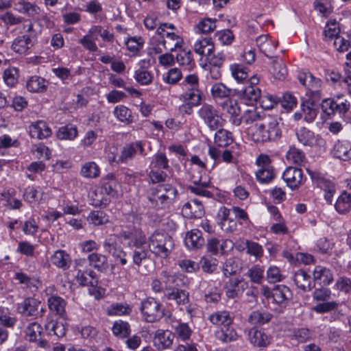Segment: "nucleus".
I'll use <instances>...</instances> for the list:
<instances>
[{"instance_id":"obj_1","label":"nucleus","mask_w":351,"mask_h":351,"mask_svg":"<svg viewBox=\"0 0 351 351\" xmlns=\"http://www.w3.org/2000/svg\"><path fill=\"white\" fill-rule=\"evenodd\" d=\"M151 286L154 293H163L164 298L172 306H186L190 302L188 279L182 275L162 271L159 278L152 280Z\"/></svg>"},{"instance_id":"obj_2","label":"nucleus","mask_w":351,"mask_h":351,"mask_svg":"<svg viewBox=\"0 0 351 351\" xmlns=\"http://www.w3.org/2000/svg\"><path fill=\"white\" fill-rule=\"evenodd\" d=\"M278 116L264 115L262 121L255 123L251 130V138L255 143L275 141L282 136V123Z\"/></svg>"},{"instance_id":"obj_3","label":"nucleus","mask_w":351,"mask_h":351,"mask_svg":"<svg viewBox=\"0 0 351 351\" xmlns=\"http://www.w3.org/2000/svg\"><path fill=\"white\" fill-rule=\"evenodd\" d=\"M149 247L156 256L165 258L173 250L174 242L168 233L156 231L149 238Z\"/></svg>"},{"instance_id":"obj_4","label":"nucleus","mask_w":351,"mask_h":351,"mask_svg":"<svg viewBox=\"0 0 351 351\" xmlns=\"http://www.w3.org/2000/svg\"><path fill=\"white\" fill-rule=\"evenodd\" d=\"M332 295L328 288L316 289L312 295L313 300L319 303L312 307V311L319 314H324L336 310L339 304L335 301H328Z\"/></svg>"},{"instance_id":"obj_5","label":"nucleus","mask_w":351,"mask_h":351,"mask_svg":"<svg viewBox=\"0 0 351 351\" xmlns=\"http://www.w3.org/2000/svg\"><path fill=\"white\" fill-rule=\"evenodd\" d=\"M263 295L271 302L280 308H285L292 298L290 289L282 285H275L272 289L267 288L263 291Z\"/></svg>"},{"instance_id":"obj_6","label":"nucleus","mask_w":351,"mask_h":351,"mask_svg":"<svg viewBox=\"0 0 351 351\" xmlns=\"http://www.w3.org/2000/svg\"><path fill=\"white\" fill-rule=\"evenodd\" d=\"M140 311L147 322H154L163 317L162 304L154 298H147L141 302Z\"/></svg>"},{"instance_id":"obj_7","label":"nucleus","mask_w":351,"mask_h":351,"mask_svg":"<svg viewBox=\"0 0 351 351\" xmlns=\"http://www.w3.org/2000/svg\"><path fill=\"white\" fill-rule=\"evenodd\" d=\"M40 302L34 298H27L21 303L18 304L17 311L25 317L36 318L42 316L45 310L41 308L39 311Z\"/></svg>"},{"instance_id":"obj_8","label":"nucleus","mask_w":351,"mask_h":351,"mask_svg":"<svg viewBox=\"0 0 351 351\" xmlns=\"http://www.w3.org/2000/svg\"><path fill=\"white\" fill-rule=\"evenodd\" d=\"M198 114L211 130H215L221 126V118L213 106L204 104L199 110Z\"/></svg>"},{"instance_id":"obj_9","label":"nucleus","mask_w":351,"mask_h":351,"mask_svg":"<svg viewBox=\"0 0 351 351\" xmlns=\"http://www.w3.org/2000/svg\"><path fill=\"white\" fill-rule=\"evenodd\" d=\"M298 141L304 146L324 147L326 142L324 139L319 134L315 135L314 132L309 129L302 127L296 130L295 132Z\"/></svg>"},{"instance_id":"obj_10","label":"nucleus","mask_w":351,"mask_h":351,"mask_svg":"<svg viewBox=\"0 0 351 351\" xmlns=\"http://www.w3.org/2000/svg\"><path fill=\"white\" fill-rule=\"evenodd\" d=\"M282 179L292 190L298 189L306 180L302 170L295 167H287L283 172Z\"/></svg>"},{"instance_id":"obj_11","label":"nucleus","mask_w":351,"mask_h":351,"mask_svg":"<svg viewBox=\"0 0 351 351\" xmlns=\"http://www.w3.org/2000/svg\"><path fill=\"white\" fill-rule=\"evenodd\" d=\"M259 82V78L256 75L250 77L246 82L247 86L244 88L237 90L238 94L245 99L250 101H256L261 98V90L256 86Z\"/></svg>"},{"instance_id":"obj_12","label":"nucleus","mask_w":351,"mask_h":351,"mask_svg":"<svg viewBox=\"0 0 351 351\" xmlns=\"http://www.w3.org/2000/svg\"><path fill=\"white\" fill-rule=\"evenodd\" d=\"M223 111L230 115V121L236 126L241 125L242 115V107L239 106L236 100L227 99L222 104Z\"/></svg>"},{"instance_id":"obj_13","label":"nucleus","mask_w":351,"mask_h":351,"mask_svg":"<svg viewBox=\"0 0 351 351\" xmlns=\"http://www.w3.org/2000/svg\"><path fill=\"white\" fill-rule=\"evenodd\" d=\"M146 238L140 237L134 241V247H132L131 256L133 263L138 268L149 259V252L147 250L142 247L145 243Z\"/></svg>"},{"instance_id":"obj_14","label":"nucleus","mask_w":351,"mask_h":351,"mask_svg":"<svg viewBox=\"0 0 351 351\" xmlns=\"http://www.w3.org/2000/svg\"><path fill=\"white\" fill-rule=\"evenodd\" d=\"M138 152L141 155L144 154V148L141 141H138L126 145L121 152L118 162L127 163L135 156Z\"/></svg>"},{"instance_id":"obj_15","label":"nucleus","mask_w":351,"mask_h":351,"mask_svg":"<svg viewBox=\"0 0 351 351\" xmlns=\"http://www.w3.org/2000/svg\"><path fill=\"white\" fill-rule=\"evenodd\" d=\"M182 210L186 217L195 219L202 217L205 213L202 203L197 199L185 203Z\"/></svg>"},{"instance_id":"obj_16","label":"nucleus","mask_w":351,"mask_h":351,"mask_svg":"<svg viewBox=\"0 0 351 351\" xmlns=\"http://www.w3.org/2000/svg\"><path fill=\"white\" fill-rule=\"evenodd\" d=\"M174 334L169 330H157L154 338V346L158 350L169 348L174 339Z\"/></svg>"},{"instance_id":"obj_17","label":"nucleus","mask_w":351,"mask_h":351,"mask_svg":"<svg viewBox=\"0 0 351 351\" xmlns=\"http://www.w3.org/2000/svg\"><path fill=\"white\" fill-rule=\"evenodd\" d=\"M248 339L255 346L266 347L271 343V337L263 330L254 327L249 330Z\"/></svg>"},{"instance_id":"obj_18","label":"nucleus","mask_w":351,"mask_h":351,"mask_svg":"<svg viewBox=\"0 0 351 351\" xmlns=\"http://www.w3.org/2000/svg\"><path fill=\"white\" fill-rule=\"evenodd\" d=\"M247 283L243 278H231L226 285V295L228 298H235L243 293Z\"/></svg>"},{"instance_id":"obj_19","label":"nucleus","mask_w":351,"mask_h":351,"mask_svg":"<svg viewBox=\"0 0 351 351\" xmlns=\"http://www.w3.org/2000/svg\"><path fill=\"white\" fill-rule=\"evenodd\" d=\"M29 135L33 138L43 139L51 135V130L47 123L39 121L32 123L29 127Z\"/></svg>"},{"instance_id":"obj_20","label":"nucleus","mask_w":351,"mask_h":351,"mask_svg":"<svg viewBox=\"0 0 351 351\" xmlns=\"http://www.w3.org/2000/svg\"><path fill=\"white\" fill-rule=\"evenodd\" d=\"M184 243L189 250L200 248L204 244L202 232L197 229H193L187 232L184 239Z\"/></svg>"},{"instance_id":"obj_21","label":"nucleus","mask_w":351,"mask_h":351,"mask_svg":"<svg viewBox=\"0 0 351 351\" xmlns=\"http://www.w3.org/2000/svg\"><path fill=\"white\" fill-rule=\"evenodd\" d=\"M180 98L184 101L187 102L182 106V108H186L187 106H197L201 103L202 92L197 88H186L185 92L181 95Z\"/></svg>"},{"instance_id":"obj_22","label":"nucleus","mask_w":351,"mask_h":351,"mask_svg":"<svg viewBox=\"0 0 351 351\" xmlns=\"http://www.w3.org/2000/svg\"><path fill=\"white\" fill-rule=\"evenodd\" d=\"M230 209L221 207L219 210L221 221L219 223L221 230L226 232H232L237 230V223L235 219L229 217Z\"/></svg>"},{"instance_id":"obj_23","label":"nucleus","mask_w":351,"mask_h":351,"mask_svg":"<svg viewBox=\"0 0 351 351\" xmlns=\"http://www.w3.org/2000/svg\"><path fill=\"white\" fill-rule=\"evenodd\" d=\"M333 155L340 160H351V143L348 141H338L333 148Z\"/></svg>"},{"instance_id":"obj_24","label":"nucleus","mask_w":351,"mask_h":351,"mask_svg":"<svg viewBox=\"0 0 351 351\" xmlns=\"http://www.w3.org/2000/svg\"><path fill=\"white\" fill-rule=\"evenodd\" d=\"M34 43L29 35H23L16 37L11 46V49L19 54L25 53L32 46Z\"/></svg>"},{"instance_id":"obj_25","label":"nucleus","mask_w":351,"mask_h":351,"mask_svg":"<svg viewBox=\"0 0 351 351\" xmlns=\"http://www.w3.org/2000/svg\"><path fill=\"white\" fill-rule=\"evenodd\" d=\"M47 304L50 311L61 317L66 315L65 307L66 302L61 297L58 295H51L47 300Z\"/></svg>"},{"instance_id":"obj_26","label":"nucleus","mask_w":351,"mask_h":351,"mask_svg":"<svg viewBox=\"0 0 351 351\" xmlns=\"http://www.w3.org/2000/svg\"><path fill=\"white\" fill-rule=\"evenodd\" d=\"M210 186V181L202 182L200 178L198 180H193V184L187 186V189L195 195L206 197H212L213 195V193L207 190Z\"/></svg>"},{"instance_id":"obj_27","label":"nucleus","mask_w":351,"mask_h":351,"mask_svg":"<svg viewBox=\"0 0 351 351\" xmlns=\"http://www.w3.org/2000/svg\"><path fill=\"white\" fill-rule=\"evenodd\" d=\"M160 194L153 193L148 197L149 202L156 208H160L164 204L170 203L176 196L178 191L176 189H170L169 194L159 193Z\"/></svg>"},{"instance_id":"obj_28","label":"nucleus","mask_w":351,"mask_h":351,"mask_svg":"<svg viewBox=\"0 0 351 351\" xmlns=\"http://www.w3.org/2000/svg\"><path fill=\"white\" fill-rule=\"evenodd\" d=\"M208 319L213 324L222 327L230 326L233 322L232 317L227 311H216L209 316Z\"/></svg>"},{"instance_id":"obj_29","label":"nucleus","mask_w":351,"mask_h":351,"mask_svg":"<svg viewBox=\"0 0 351 351\" xmlns=\"http://www.w3.org/2000/svg\"><path fill=\"white\" fill-rule=\"evenodd\" d=\"M298 79L301 84L304 86L308 90L311 89L321 88L322 80L317 78L310 72H300L298 75Z\"/></svg>"},{"instance_id":"obj_30","label":"nucleus","mask_w":351,"mask_h":351,"mask_svg":"<svg viewBox=\"0 0 351 351\" xmlns=\"http://www.w3.org/2000/svg\"><path fill=\"white\" fill-rule=\"evenodd\" d=\"M273 315L265 310H256L252 311L248 318L247 322L252 325H264L269 323L273 318Z\"/></svg>"},{"instance_id":"obj_31","label":"nucleus","mask_w":351,"mask_h":351,"mask_svg":"<svg viewBox=\"0 0 351 351\" xmlns=\"http://www.w3.org/2000/svg\"><path fill=\"white\" fill-rule=\"evenodd\" d=\"M51 261L57 267L65 270L70 267L71 259L69 254L64 250H58L51 256Z\"/></svg>"},{"instance_id":"obj_32","label":"nucleus","mask_w":351,"mask_h":351,"mask_svg":"<svg viewBox=\"0 0 351 351\" xmlns=\"http://www.w3.org/2000/svg\"><path fill=\"white\" fill-rule=\"evenodd\" d=\"M176 62L184 70L191 71L195 66V60L191 51L181 49L176 57Z\"/></svg>"},{"instance_id":"obj_33","label":"nucleus","mask_w":351,"mask_h":351,"mask_svg":"<svg viewBox=\"0 0 351 351\" xmlns=\"http://www.w3.org/2000/svg\"><path fill=\"white\" fill-rule=\"evenodd\" d=\"M293 280L297 287L303 291H309L312 289L311 277L304 270L300 269L296 271Z\"/></svg>"},{"instance_id":"obj_34","label":"nucleus","mask_w":351,"mask_h":351,"mask_svg":"<svg viewBox=\"0 0 351 351\" xmlns=\"http://www.w3.org/2000/svg\"><path fill=\"white\" fill-rule=\"evenodd\" d=\"M161 44L165 49L173 51L182 47L183 39L173 32H167L165 38L162 40Z\"/></svg>"},{"instance_id":"obj_35","label":"nucleus","mask_w":351,"mask_h":351,"mask_svg":"<svg viewBox=\"0 0 351 351\" xmlns=\"http://www.w3.org/2000/svg\"><path fill=\"white\" fill-rule=\"evenodd\" d=\"M215 47L213 43L210 41V38H204L197 40L194 44V51L202 56L207 58L211 56L214 52Z\"/></svg>"},{"instance_id":"obj_36","label":"nucleus","mask_w":351,"mask_h":351,"mask_svg":"<svg viewBox=\"0 0 351 351\" xmlns=\"http://www.w3.org/2000/svg\"><path fill=\"white\" fill-rule=\"evenodd\" d=\"M48 82L43 77L37 75L31 77L26 84L27 89L32 93L46 91Z\"/></svg>"},{"instance_id":"obj_37","label":"nucleus","mask_w":351,"mask_h":351,"mask_svg":"<svg viewBox=\"0 0 351 351\" xmlns=\"http://www.w3.org/2000/svg\"><path fill=\"white\" fill-rule=\"evenodd\" d=\"M313 278L315 281H319L320 285H328L332 280L333 277L329 269L322 266H317L313 271Z\"/></svg>"},{"instance_id":"obj_38","label":"nucleus","mask_w":351,"mask_h":351,"mask_svg":"<svg viewBox=\"0 0 351 351\" xmlns=\"http://www.w3.org/2000/svg\"><path fill=\"white\" fill-rule=\"evenodd\" d=\"M263 117L257 111V110L253 107H247L245 110H243V113L241 119V123H245L246 125H251L254 123H260L262 121Z\"/></svg>"},{"instance_id":"obj_39","label":"nucleus","mask_w":351,"mask_h":351,"mask_svg":"<svg viewBox=\"0 0 351 351\" xmlns=\"http://www.w3.org/2000/svg\"><path fill=\"white\" fill-rule=\"evenodd\" d=\"M88 259L90 265L101 272L106 271L108 268L107 257L103 254L92 253L88 256Z\"/></svg>"},{"instance_id":"obj_40","label":"nucleus","mask_w":351,"mask_h":351,"mask_svg":"<svg viewBox=\"0 0 351 351\" xmlns=\"http://www.w3.org/2000/svg\"><path fill=\"white\" fill-rule=\"evenodd\" d=\"M301 108L304 114V119L308 123L313 122L317 114V105L313 104V101H304L301 104Z\"/></svg>"},{"instance_id":"obj_41","label":"nucleus","mask_w":351,"mask_h":351,"mask_svg":"<svg viewBox=\"0 0 351 351\" xmlns=\"http://www.w3.org/2000/svg\"><path fill=\"white\" fill-rule=\"evenodd\" d=\"M114 117L124 124L129 125L133 123L132 111L123 105L117 106L113 111Z\"/></svg>"},{"instance_id":"obj_42","label":"nucleus","mask_w":351,"mask_h":351,"mask_svg":"<svg viewBox=\"0 0 351 351\" xmlns=\"http://www.w3.org/2000/svg\"><path fill=\"white\" fill-rule=\"evenodd\" d=\"M269 58L272 59V73L276 79L283 80L287 75V70L286 66L281 60L277 57L271 56Z\"/></svg>"},{"instance_id":"obj_43","label":"nucleus","mask_w":351,"mask_h":351,"mask_svg":"<svg viewBox=\"0 0 351 351\" xmlns=\"http://www.w3.org/2000/svg\"><path fill=\"white\" fill-rule=\"evenodd\" d=\"M241 269L240 260L235 257L228 258L223 264V272L226 276L236 274Z\"/></svg>"},{"instance_id":"obj_44","label":"nucleus","mask_w":351,"mask_h":351,"mask_svg":"<svg viewBox=\"0 0 351 351\" xmlns=\"http://www.w3.org/2000/svg\"><path fill=\"white\" fill-rule=\"evenodd\" d=\"M243 244L246 248V252L248 255L254 256L256 260L261 259L263 256V247L257 242L252 240H245L243 241Z\"/></svg>"},{"instance_id":"obj_45","label":"nucleus","mask_w":351,"mask_h":351,"mask_svg":"<svg viewBox=\"0 0 351 351\" xmlns=\"http://www.w3.org/2000/svg\"><path fill=\"white\" fill-rule=\"evenodd\" d=\"M232 93L231 88L221 82L214 84L211 88V94L215 99L228 98Z\"/></svg>"},{"instance_id":"obj_46","label":"nucleus","mask_w":351,"mask_h":351,"mask_svg":"<svg viewBox=\"0 0 351 351\" xmlns=\"http://www.w3.org/2000/svg\"><path fill=\"white\" fill-rule=\"evenodd\" d=\"M335 209L339 213L343 214L351 208V195L344 191L338 197L335 203Z\"/></svg>"},{"instance_id":"obj_47","label":"nucleus","mask_w":351,"mask_h":351,"mask_svg":"<svg viewBox=\"0 0 351 351\" xmlns=\"http://www.w3.org/2000/svg\"><path fill=\"white\" fill-rule=\"evenodd\" d=\"M237 334L231 326L221 328L216 332V338L223 343H228L237 339Z\"/></svg>"},{"instance_id":"obj_48","label":"nucleus","mask_w":351,"mask_h":351,"mask_svg":"<svg viewBox=\"0 0 351 351\" xmlns=\"http://www.w3.org/2000/svg\"><path fill=\"white\" fill-rule=\"evenodd\" d=\"M56 136L61 140H73L77 136V128L71 124L62 126L58 130Z\"/></svg>"},{"instance_id":"obj_49","label":"nucleus","mask_w":351,"mask_h":351,"mask_svg":"<svg viewBox=\"0 0 351 351\" xmlns=\"http://www.w3.org/2000/svg\"><path fill=\"white\" fill-rule=\"evenodd\" d=\"M230 71L232 77L238 83H243L247 82L248 77L247 69L244 66L239 64H234L230 66Z\"/></svg>"},{"instance_id":"obj_50","label":"nucleus","mask_w":351,"mask_h":351,"mask_svg":"<svg viewBox=\"0 0 351 351\" xmlns=\"http://www.w3.org/2000/svg\"><path fill=\"white\" fill-rule=\"evenodd\" d=\"M232 133L224 129H219L215 135V143L219 147H226L232 142Z\"/></svg>"},{"instance_id":"obj_51","label":"nucleus","mask_w":351,"mask_h":351,"mask_svg":"<svg viewBox=\"0 0 351 351\" xmlns=\"http://www.w3.org/2000/svg\"><path fill=\"white\" fill-rule=\"evenodd\" d=\"M45 328L49 335L62 337L66 334V328L62 323L51 321L45 324Z\"/></svg>"},{"instance_id":"obj_52","label":"nucleus","mask_w":351,"mask_h":351,"mask_svg":"<svg viewBox=\"0 0 351 351\" xmlns=\"http://www.w3.org/2000/svg\"><path fill=\"white\" fill-rule=\"evenodd\" d=\"M100 169L95 162H86L81 169V175L84 178H95L99 175Z\"/></svg>"},{"instance_id":"obj_53","label":"nucleus","mask_w":351,"mask_h":351,"mask_svg":"<svg viewBox=\"0 0 351 351\" xmlns=\"http://www.w3.org/2000/svg\"><path fill=\"white\" fill-rule=\"evenodd\" d=\"M112 330L113 334L119 338H125L130 333L129 324L121 320L116 321L113 324Z\"/></svg>"},{"instance_id":"obj_54","label":"nucleus","mask_w":351,"mask_h":351,"mask_svg":"<svg viewBox=\"0 0 351 351\" xmlns=\"http://www.w3.org/2000/svg\"><path fill=\"white\" fill-rule=\"evenodd\" d=\"M247 276L253 283L261 284L264 279V268L259 265H255L248 269Z\"/></svg>"},{"instance_id":"obj_55","label":"nucleus","mask_w":351,"mask_h":351,"mask_svg":"<svg viewBox=\"0 0 351 351\" xmlns=\"http://www.w3.org/2000/svg\"><path fill=\"white\" fill-rule=\"evenodd\" d=\"M88 221L94 226H101L108 222V216L102 210H94L90 213Z\"/></svg>"},{"instance_id":"obj_56","label":"nucleus","mask_w":351,"mask_h":351,"mask_svg":"<svg viewBox=\"0 0 351 351\" xmlns=\"http://www.w3.org/2000/svg\"><path fill=\"white\" fill-rule=\"evenodd\" d=\"M19 74V70L16 67H10L3 72V80L7 86L13 87L18 82Z\"/></svg>"},{"instance_id":"obj_57","label":"nucleus","mask_w":351,"mask_h":351,"mask_svg":"<svg viewBox=\"0 0 351 351\" xmlns=\"http://www.w3.org/2000/svg\"><path fill=\"white\" fill-rule=\"evenodd\" d=\"M134 78L138 84L143 86L150 84L153 80L152 73L143 69H139L135 71Z\"/></svg>"},{"instance_id":"obj_58","label":"nucleus","mask_w":351,"mask_h":351,"mask_svg":"<svg viewBox=\"0 0 351 351\" xmlns=\"http://www.w3.org/2000/svg\"><path fill=\"white\" fill-rule=\"evenodd\" d=\"M132 312V308L127 304L117 303L111 305L108 310L110 315H129Z\"/></svg>"},{"instance_id":"obj_59","label":"nucleus","mask_w":351,"mask_h":351,"mask_svg":"<svg viewBox=\"0 0 351 351\" xmlns=\"http://www.w3.org/2000/svg\"><path fill=\"white\" fill-rule=\"evenodd\" d=\"M182 77L181 71L178 68L171 69L162 75V80L165 82L169 84H177Z\"/></svg>"},{"instance_id":"obj_60","label":"nucleus","mask_w":351,"mask_h":351,"mask_svg":"<svg viewBox=\"0 0 351 351\" xmlns=\"http://www.w3.org/2000/svg\"><path fill=\"white\" fill-rule=\"evenodd\" d=\"M287 158L288 160L300 165L305 160V155L302 151L292 146L287 153Z\"/></svg>"},{"instance_id":"obj_61","label":"nucleus","mask_w":351,"mask_h":351,"mask_svg":"<svg viewBox=\"0 0 351 351\" xmlns=\"http://www.w3.org/2000/svg\"><path fill=\"white\" fill-rule=\"evenodd\" d=\"M120 236L124 241H128L127 244L131 248L134 247V241L136 240L139 239L140 237L145 238V236L143 232L138 230H135L134 232L123 231L120 233Z\"/></svg>"},{"instance_id":"obj_62","label":"nucleus","mask_w":351,"mask_h":351,"mask_svg":"<svg viewBox=\"0 0 351 351\" xmlns=\"http://www.w3.org/2000/svg\"><path fill=\"white\" fill-rule=\"evenodd\" d=\"M267 280L269 283H276L282 281L285 276L280 269L276 266H270L266 271Z\"/></svg>"},{"instance_id":"obj_63","label":"nucleus","mask_w":351,"mask_h":351,"mask_svg":"<svg viewBox=\"0 0 351 351\" xmlns=\"http://www.w3.org/2000/svg\"><path fill=\"white\" fill-rule=\"evenodd\" d=\"M25 334L29 341H35L41 334L40 325L36 322L31 323L25 330Z\"/></svg>"},{"instance_id":"obj_64","label":"nucleus","mask_w":351,"mask_h":351,"mask_svg":"<svg viewBox=\"0 0 351 351\" xmlns=\"http://www.w3.org/2000/svg\"><path fill=\"white\" fill-rule=\"evenodd\" d=\"M313 332L306 328H301L295 330L293 337L300 343H305L312 339Z\"/></svg>"}]
</instances>
